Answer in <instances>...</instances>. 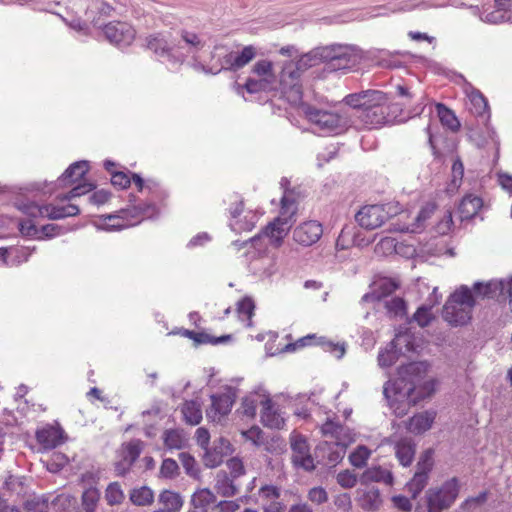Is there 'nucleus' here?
I'll use <instances>...</instances> for the list:
<instances>
[{
	"mask_svg": "<svg viewBox=\"0 0 512 512\" xmlns=\"http://www.w3.org/2000/svg\"><path fill=\"white\" fill-rule=\"evenodd\" d=\"M475 300L467 286H461L448 298L443 307V319L452 326L467 324L472 317Z\"/></svg>",
	"mask_w": 512,
	"mask_h": 512,
	"instance_id": "obj_1",
	"label": "nucleus"
},
{
	"mask_svg": "<svg viewBox=\"0 0 512 512\" xmlns=\"http://www.w3.org/2000/svg\"><path fill=\"white\" fill-rule=\"evenodd\" d=\"M89 171L88 161H77L71 164L59 178L63 187L75 185L68 193L57 196L60 202L70 201L92 191L95 185L88 182H81Z\"/></svg>",
	"mask_w": 512,
	"mask_h": 512,
	"instance_id": "obj_2",
	"label": "nucleus"
},
{
	"mask_svg": "<svg viewBox=\"0 0 512 512\" xmlns=\"http://www.w3.org/2000/svg\"><path fill=\"white\" fill-rule=\"evenodd\" d=\"M460 491L457 477H452L440 486L431 487L425 493L427 512H442L456 501Z\"/></svg>",
	"mask_w": 512,
	"mask_h": 512,
	"instance_id": "obj_3",
	"label": "nucleus"
},
{
	"mask_svg": "<svg viewBox=\"0 0 512 512\" xmlns=\"http://www.w3.org/2000/svg\"><path fill=\"white\" fill-rule=\"evenodd\" d=\"M399 103L382 104L366 112H360L358 118L368 129L379 128L393 121H404L411 117V112L399 108Z\"/></svg>",
	"mask_w": 512,
	"mask_h": 512,
	"instance_id": "obj_4",
	"label": "nucleus"
},
{
	"mask_svg": "<svg viewBox=\"0 0 512 512\" xmlns=\"http://www.w3.org/2000/svg\"><path fill=\"white\" fill-rule=\"evenodd\" d=\"M251 72L257 78H247L243 88L250 94L269 92L275 89L277 76L274 70V64L267 59H261L254 63Z\"/></svg>",
	"mask_w": 512,
	"mask_h": 512,
	"instance_id": "obj_5",
	"label": "nucleus"
},
{
	"mask_svg": "<svg viewBox=\"0 0 512 512\" xmlns=\"http://www.w3.org/2000/svg\"><path fill=\"white\" fill-rule=\"evenodd\" d=\"M301 76L302 74L295 69L293 61L284 62L279 73V87L282 96L294 106L302 104Z\"/></svg>",
	"mask_w": 512,
	"mask_h": 512,
	"instance_id": "obj_6",
	"label": "nucleus"
},
{
	"mask_svg": "<svg viewBox=\"0 0 512 512\" xmlns=\"http://www.w3.org/2000/svg\"><path fill=\"white\" fill-rule=\"evenodd\" d=\"M301 109L306 119L323 133L340 134L346 128V121L337 113L320 110L302 103Z\"/></svg>",
	"mask_w": 512,
	"mask_h": 512,
	"instance_id": "obj_7",
	"label": "nucleus"
},
{
	"mask_svg": "<svg viewBox=\"0 0 512 512\" xmlns=\"http://www.w3.org/2000/svg\"><path fill=\"white\" fill-rule=\"evenodd\" d=\"M398 213L397 205H365L355 215L357 223L365 229L374 230L382 226L390 217Z\"/></svg>",
	"mask_w": 512,
	"mask_h": 512,
	"instance_id": "obj_8",
	"label": "nucleus"
},
{
	"mask_svg": "<svg viewBox=\"0 0 512 512\" xmlns=\"http://www.w3.org/2000/svg\"><path fill=\"white\" fill-rule=\"evenodd\" d=\"M19 209L30 218H48L52 220L73 217L77 216L80 213L79 207L74 204L38 205L35 202H29L20 206Z\"/></svg>",
	"mask_w": 512,
	"mask_h": 512,
	"instance_id": "obj_9",
	"label": "nucleus"
},
{
	"mask_svg": "<svg viewBox=\"0 0 512 512\" xmlns=\"http://www.w3.org/2000/svg\"><path fill=\"white\" fill-rule=\"evenodd\" d=\"M321 62H325L331 70L349 69L355 65L356 59L347 46L333 45L321 47Z\"/></svg>",
	"mask_w": 512,
	"mask_h": 512,
	"instance_id": "obj_10",
	"label": "nucleus"
},
{
	"mask_svg": "<svg viewBox=\"0 0 512 512\" xmlns=\"http://www.w3.org/2000/svg\"><path fill=\"white\" fill-rule=\"evenodd\" d=\"M321 433L329 443L340 448L341 455H338L340 458L344 456L346 448L355 440L354 434L348 427L332 419H327L322 424Z\"/></svg>",
	"mask_w": 512,
	"mask_h": 512,
	"instance_id": "obj_11",
	"label": "nucleus"
},
{
	"mask_svg": "<svg viewBox=\"0 0 512 512\" xmlns=\"http://www.w3.org/2000/svg\"><path fill=\"white\" fill-rule=\"evenodd\" d=\"M433 467V451H424L417 464V471L413 478L407 483V490L411 493L412 499H416L429 481V473Z\"/></svg>",
	"mask_w": 512,
	"mask_h": 512,
	"instance_id": "obj_12",
	"label": "nucleus"
},
{
	"mask_svg": "<svg viewBox=\"0 0 512 512\" xmlns=\"http://www.w3.org/2000/svg\"><path fill=\"white\" fill-rule=\"evenodd\" d=\"M344 102L360 112H366L382 104H387L388 97L379 90H366L358 93H352L344 98Z\"/></svg>",
	"mask_w": 512,
	"mask_h": 512,
	"instance_id": "obj_13",
	"label": "nucleus"
},
{
	"mask_svg": "<svg viewBox=\"0 0 512 512\" xmlns=\"http://www.w3.org/2000/svg\"><path fill=\"white\" fill-rule=\"evenodd\" d=\"M106 39L118 46H129L136 37L134 27L123 21H113L103 28Z\"/></svg>",
	"mask_w": 512,
	"mask_h": 512,
	"instance_id": "obj_14",
	"label": "nucleus"
},
{
	"mask_svg": "<svg viewBox=\"0 0 512 512\" xmlns=\"http://www.w3.org/2000/svg\"><path fill=\"white\" fill-rule=\"evenodd\" d=\"M290 444L293 463L307 471L313 470L315 467L314 460L310 454V448L306 438L294 431L290 435Z\"/></svg>",
	"mask_w": 512,
	"mask_h": 512,
	"instance_id": "obj_15",
	"label": "nucleus"
},
{
	"mask_svg": "<svg viewBox=\"0 0 512 512\" xmlns=\"http://www.w3.org/2000/svg\"><path fill=\"white\" fill-rule=\"evenodd\" d=\"M235 402L232 392L214 394L211 396V405L206 410V417L210 422L220 423L231 412Z\"/></svg>",
	"mask_w": 512,
	"mask_h": 512,
	"instance_id": "obj_16",
	"label": "nucleus"
},
{
	"mask_svg": "<svg viewBox=\"0 0 512 512\" xmlns=\"http://www.w3.org/2000/svg\"><path fill=\"white\" fill-rule=\"evenodd\" d=\"M322 234V224L316 220H309L301 223L293 230V239L299 245L309 247L317 243Z\"/></svg>",
	"mask_w": 512,
	"mask_h": 512,
	"instance_id": "obj_17",
	"label": "nucleus"
},
{
	"mask_svg": "<svg viewBox=\"0 0 512 512\" xmlns=\"http://www.w3.org/2000/svg\"><path fill=\"white\" fill-rule=\"evenodd\" d=\"M260 418L262 424L270 429H282L285 426L279 405L268 395L262 397Z\"/></svg>",
	"mask_w": 512,
	"mask_h": 512,
	"instance_id": "obj_18",
	"label": "nucleus"
},
{
	"mask_svg": "<svg viewBox=\"0 0 512 512\" xmlns=\"http://www.w3.org/2000/svg\"><path fill=\"white\" fill-rule=\"evenodd\" d=\"M37 443L45 450H51L63 444L65 431L58 424H46L35 433Z\"/></svg>",
	"mask_w": 512,
	"mask_h": 512,
	"instance_id": "obj_19",
	"label": "nucleus"
},
{
	"mask_svg": "<svg viewBox=\"0 0 512 512\" xmlns=\"http://www.w3.org/2000/svg\"><path fill=\"white\" fill-rule=\"evenodd\" d=\"M142 449L143 442L139 439L131 440L130 442L122 445V459L115 464V471L117 475H124L130 470V468L139 458Z\"/></svg>",
	"mask_w": 512,
	"mask_h": 512,
	"instance_id": "obj_20",
	"label": "nucleus"
},
{
	"mask_svg": "<svg viewBox=\"0 0 512 512\" xmlns=\"http://www.w3.org/2000/svg\"><path fill=\"white\" fill-rule=\"evenodd\" d=\"M105 224L113 230H121L138 224L141 215L135 207L122 209L116 214H109L104 217Z\"/></svg>",
	"mask_w": 512,
	"mask_h": 512,
	"instance_id": "obj_21",
	"label": "nucleus"
},
{
	"mask_svg": "<svg viewBox=\"0 0 512 512\" xmlns=\"http://www.w3.org/2000/svg\"><path fill=\"white\" fill-rule=\"evenodd\" d=\"M311 345H320L324 351L329 352L337 359L342 358L346 352V348L343 343H334L332 341L326 340L323 337H316V335L304 336L294 344L296 347H305Z\"/></svg>",
	"mask_w": 512,
	"mask_h": 512,
	"instance_id": "obj_22",
	"label": "nucleus"
},
{
	"mask_svg": "<svg viewBox=\"0 0 512 512\" xmlns=\"http://www.w3.org/2000/svg\"><path fill=\"white\" fill-rule=\"evenodd\" d=\"M466 106L473 116L480 119L482 124H486L490 119L488 101L479 90H473L468 94Z\"/></svg>",
	"mask_w": 512,
	"mask_h": 512,
	"instance_id": "obj_23",
	"label": "nucleus"
},
{
	"mask_svg": "<svg viewBox=\"0 0 512 512\" xmlns=\"http://www.w3.org/2000/svg\"><path fill=\"white\" fill-rule=\"evenodd\" d=\"M231 444L229 440L220 437L214 442L213 448L205 450L203 461L207 467L214 468L219 466L225 456L231 453Z\"/></svg>",
	"mask_w": 512,
	"mask_h": 512,
	"instance_id": "obj_24",
	"label": "nucleus"
},
{
	"mask_svg": "<svg viewBox=\"0 0 512 512\" xmlns=\"http://www.w3.org/2000/svg\"><path fill=\"white\" fill-rule=\"evenodd\" d=\"M256 56V48L252 45L245 46L241 52H231L224 56V63L227 68L232 71H237L249 62H251Z\"/></svg>",
	"mask_w": 512,
	"mask_h": 512,
	"instance_id": "obj_25",
	"label": "nucleus"
},
{
	"mask_svg": "<svg viewBox=\"0 0 512 512\" xmlns=\"http://www.w3.org/2000/svg\"><path fill=\"white\" fill-rule=\"evenodd\" d=\"M145 46L159 57L172 56L173 48L163 33H153L145 38Z\"/></svg>",
	"mask_w": 512,
	"mask_h": 512,
	"instance_id": "obj_26",
	"label": "nucleus"
},
{
	"mask_svg": "<svg viewBox=\"0 0 512 512\" xmlns=\"http://www.w3.org/2000/svg\"><path fill=\"white\" fill-rule=\"evenodd\" d=\"M436 418L435 411H424L411 417L407 423V430L413 434L419 435L432 427Z\"/></svg>",
	"mask_w": 512,
	"mask_h": 512,
	"instance_id": "obj_27",
	"label": "nucleus"
},
{
	"mask_svg": "<svg viewBox=\"0 0 512 512\" xmlns=\"http://www.w3.org/2000/svg\"><path fill=\"white\" fill-rule=\"evenodd\" d=\"M394 450L395 456L402 466L408 467L412 464L416 452V445L412 439L401 438L395 443Z\"/></svg>",
	"mask_w": 512,
	"mask_h": 512,
	"instance_id": "obj_28",
	"label": "nucleus"
},
{
	"mask_svg": "<svg viewBox=\"0 0 512 512\" xmlns=\"http://www.w3.org/2000/svg\"><path fill=\"white\" fill-rule=\"evenodd\" d=\"M437 381L434 379L427 380L421 384H416L413 381V385L408 389V398L413 404L430 398L436 391Z\"/></svg>",
	"mask_w": 512,
	"mask_h": 512,
	"instance_id": "obj_29",
	"label": "nucleus"
},
{
	"mask_svg": "<svg viewBox=\"0 0 512 512\" xmlns=\"http://www.w3.org/2000/svg\"><path fill=\"white\" fill-rule=\"evenodd\" d=\"M183 336L193 340L195 345H203V344H210V345H218L223 344L231 341L232 335L231 334H225L221 336H212L207 332H196L193 330H184L182 333Z\"/></svg>",
	"mask_w": 512,
	"mask_h": 512,
	"instance_id": "obj_30",
	"label": "nucleus"
},
{
	"mask_svg": "<svg viewBox=\"0 0 512 512\" xmlns=\"http://www.w3.org/2000/svg\"><path fill=\"white\" fill-rule=\"evenodd\" d=\"M483 200L481 197L474 194L465 195L459 206L458 212L462 220L473 218L482 208Z\"/></svg>",
	"mask_w": 512,
	"mask_h": 512,
	"instance_id": "obj_31",
	"label": "nucleus"
},
{
	"mask_svg": "<svg viewBox=\"0 0 512 512\" xmlns=\"http://www.w3.org/2000/svg\"><path fill=\"white\" fill-rule=\"evenodd\" d=\"M254 311L255 303L250 297H243L236 303V314L241 327L249 328L252 326Z\"/></svg>",
	"mask_w": 512,
	"mask_h": 512,
	"instance_id": "obj_32",
	"label": "nucleus"
},
{
	"mask_svg": "<svg viewBox=\"0 0 512 512\" xmlns=\"http://www.w3.org/2000/svg\"><path fill=\"white\" fill-rule=\"evenodd\" d=\"M291 227L286 222L274 219L263 230V235L269 238L271 244L280 246Z\"/></svg>",
	"mask_w": 512,
	"mask_h": 512,
	"instance_id": "obj_33",
	"label": "nucleus"
},
{
	"mask_svg": "<svg viewBox=\"0 0 512 512\" xmlns=\"http://www.w3.org/2000/svg\"><path fill=\"white\" fill-rule=\"evenodd\" d=\"M158 502L168 512H180L184 501L181 495L171 490H163L158 496Z\"/></svg>",
	"mask_w": 512,
	"mask_h": 512,
	"instance_id": "obj_34",
	"label": "nucleus"
},
{
	"mask_svg": "<svg viewBox=\"0 0 512 512\" xmlns=\"http://www.w3.org/2000/svg\"><path fill=\"white\" fill-rule=\"evenodd\" d=\"M435 108L437 116L444 127L451 130L452 132H457L460 130L461 124L454 111H452L443 103H436Z\"/></svg>",
	"mask_w": 512,
	"mask_h": 512,
	"instance_id": "obj_35",
	"label": "nucleus"
},
{
	"mask_svg": "<svg viewBox=\"0 0 512 512\" xmlns=\"http://www.w3.org/2000/svg\"><path fill=\"white\" fill-rule=\"evenodd\" d=\"M297 210L298 206L296 200L292 196L284 195L281 198L279 216L275 219L279 220L280 222H286L287 225L291 227L295 221L294 217L297 213Z\"/></svg>",
	"mask_w": 512,
	"mask_h": 512,
	"instance_id": "obj_36",
	"label": "nucleus"
},
{
	"mask_svg": "<svg viewBox=\"0 0 512 512\" xmlns=\"http://www.w3.org/2000/svg\"><path fill=\"white\" fill-rule=\"evenodd\" d=\"M259 220V214L256 211H246L243 217L231 220L230 226L236 232H248L251 231Z\"/></svg>",
	"mask_w": 512,
	"mask_h": 512,
	"instance_id": "obj_37",
	"label": "nucleus"
},
{
	"mask_svg": "<svg viewBox=\"0 0 512 512\" xmlns=\"http://www.w3.org/2000/svg\"><path fill=\"white\" fill-rule=\"evenodd\" d=\"M184 420L190 425H197L202 420V409L196 401H185L181 407Z\"/></svg>",
	"mask_w": 512,
	"mask_h": 512,
	"instance_id": "obj_38",
	"label": "nucleus"
},
{
	"mask_svg": "<svg viewBox=\"0 0 512 512\" xmlns=\"http://www.w3.org/2000/svg\"><path fill=\"white\" fill-rule=\"evenodd\" d=\"M321 47L316 48L302 56H300L296 61H293L295 65V69L303 74L307 69L319 64L321 62L320 58Z\"/></svg>",
	"mask_w": 512,
	"mask_h": 512,
	"instance_id": "obj_39",
	"label": "nucleus"
},
{
	"mask_svg": "<svg viewBox=\"0 0 512 512\" xmlns=\"http://www.w3.org/2000/svg\"><path fill=\"white\" fill-rule=\"evenodd\" d=\"M215 489L223 497H231L238 493V488L225 472L218 473Z\"/></svg>",
	"mask_w": 512,
	"mask_h": 512,
	"instance_id": "obj_40",
	"label": "nucleus"
},
{
	"mask_svg": "<svg viewBox=\"0 0 512 512\" xmlns=\"http://www.w3.org/2000/svg\"><path fill=\"white\" fill-rule=\"evenodd\" d=\"M130 500L137 506H149L154 502V492L147 486L135 488L130 493Z\"/></svg>",
	"mask_w": 512,
	"mask_h": 512,
	"instance_id": "obj_41",
	"label": "nucleus"
},
{
	"mask_svg": "<svg viewBox=\"0 0 512 512\" xmlns=\"http://www.w3.org/2000/svg\"><path fill=\"white\" fill-rule=\"evenodd\" d=\"M164 446L169 450L182 449L185 445V437L178 429H167L163 433Z\"/></svg>",
	"mask_w": 512,
	"mask_h": 512,
	"instance_id": "obj_42",
	"label": "nucleus"
},
{
	"mask_svg": "<svg viewBox=\"0 0 512 512\" xmlns=\"http://www.w3.org/2000/svg\"><path fill=\"white\" fill-rule=\"evenodd\" d=\"M266 396L265 394H251L245 397L241 403L242 413L250 418L255 417L258 406L261 407L262 397Z\"/></svg>",
	"mask_w": 512,
	"mask_h": 512,
	"instance_id": "obj_43",
	"label": "nucleus"
},
{
	"mask_svg": "<svg viewBox=\"0 0 512 512\" xmlns=\"http://www.w3.org/2000/svg\"><path fill=\"white\" fill-rule=\"evenodd\" d=\"M99 499L100 492L97 488L86 489L82 494V507L85 512H95Z\"/></svg>",
	"mask_w": 512,
	"mask_h": 512,
	"instance_id": "obj_44",
	"label": "nucleus"
},
{
	"mask_svg": "<svg viewBox=\"0 0 512 512\" xmlns=\"http://www.w3.org/2000/svg\"><path fill=\"white\" fill-rule=\"evenodd\" d=\"M381 504L379 491L371 489L366 491L360 498V505L363 509L368 511L377 510Z\"/></svg>",
	"mask_w": 512,
	"mask_h": 512,
	"instance_id": "obj_45",
	"label": "nucleus"
},
{
	"mask_svg": "<svg viewBox=\"0 0 512 512\" xmlns=\"http://www.w3.org/2000/svg\"><path fill=\"white\" fill-rule=\"evenodd\" d=\"M124 493L118 482L110 483L105 490V500L110 506L121 504L124 500Z\"/></svg>",
	"mask_w": 512,
	"mask_h": 512,
	"instance_id": "obj_46",
	"label": "nucleus"
},
{
	"mask_svg": "<svg viewBox=\"0 0 512 512\" xmlns=\"http://www.w3.org/2000/svg\"><path fill=\"white\" fill-rule=\"evenodd\" d=\"M473 291L477 296L482 298H493L498 290V282L480 283L477 282L473 285Z\"/></svg>",
	"mask_w": 512,
	"mask_h": 512,
	"instance_id": "obj_47",
	"label": "nucleus"
},
{
	"mask_svg": "<svg viewBox=\"0 0 512 512\" xmlns=\"http://www.w3.org/2000/svg\"><path fill=\"white\" fill-rule=\"evenodd\" d=\"M433 211L434 207L432 206L423 207L415 217V222L410 225H407L405 228L402 229V231L416 232L418 229L421 228L423 222L431 217Z\"/></svg>",
	"mask_w": 512,
	"mask_h": 512,
	"instance_id": "obj_48",
	"label": "nucleus"
},
{
	"mask_svg": "<svg viewBox=\"0 0 512 512\" xmlns=\"http://www.w3.org/2000/svg\"><path fill=\"white\" fill-rule=\"evenodd\" d=\"M370 454L371 452L367 447L359 446L353 453H351L349 459L354 467L362 468L366 465Z\"/></svg>",
	"mask_w": 512,
	"mask_h": 512,
	"instance_id": "obj_49",
	"label": "nucleus"
},
{
	"mask_svg": "<svg viewBox=\"0 0 512 512\" xmlns=\"http://www.w3.org/2000/svg\"><path fill=\"white\" fill-rule=\"evenodd\" d=\"M380 297H386L399 288V282L393 278H383L376 283Z\"/></svg>",
	"mask_w": 512,
	"mask_h": 512,
	"instance_id": "obj_50",
	"label": "nucleus"
},
{
	"mask_svg": "<svg viewBox=\"0 0 512 512\" xmlns=\"http://www.w3.org/2000/svg\"><path fill=\"white\" fill-rule=\"evenodd\" d=\"M179 466L174 459H164L160 467V475L164 478L172 479L178 475Z\"/></svg>",
	"mask_w": 512,
	"mask_h": 512,
	"instance_id": "obj_51",
	"label": "nucleus"
},
{
	"mask_svg": "<svg viewBox=\"0 0 512 512\" xmlns=\"http://www.w3.org/2000/svg\"><path fill=\"white\" fill-rule=\"evenodd\" d=\"M413 318L420 327H426L434 319V315L431 312V308L422 306L417 309Z\"/></svg>",
	"mask_w": 512,
	"mask_h": 512,
	"instance_id": "obj_52",
	"label": "nucleus"
},
{
	"mask_svg": "<svg viewBox=\"0 0 512 512\" xmlns=\"http://www.w3.org/2000/svg\"><path fill=\"white\" fill-rule=\"evenodd\" d=\"M19 231L23 236L40 239V231L31 219L19 222Z\"/></svg>",
	"mask_w": 512,
	"mask_h": 512,
	"instance_id": "obj_53",
	"label": "nucleus"
},
{
	"mask_svg": "<svg viewBox=\"0 0 512 512\" xmlns=\"http://www.w3.org/2000/svg\"><path fill=\"white\" fill-rule=\"evenodd\" d=\"M259 497L267 503L278 500L280 489L275 485H264L259 489Z\"/></svg>",
	"mask_w": 512,
	"mask_h": 512,
	"instance_id": "obj_54",
	"label": "nucleus"
},
{
	"mask_svg": "<svg viewBox=\"0 0 512 512\" xmlns=\"http://www.w3.org/2000/svg\"><path fill=\"white\" fill-rule=\"evenodd\" d=\"M111 183L119 189H127L131 185L129 173L123 171L112 172Z\"/></svg>",
	"mask_w": 512,
	"mask_h": 512,
	"instance_id": "obj_55",
	"label": "nucleus"
},
{
	"mask_svg": "<svg viewBox=\"0 0 512 512\" xmlns=\"http://www.w3.org/2000/svg\"><path fill=\"white\" fill-rule=\"evenodd\" d=\"M337 483L343 488H352L357 483V477L352 472L345 470L338 473Z\"/></svg>",
	"mask_w": 512,
	"mask_h": 512,
	"instance_id": "obj_56",
	"label": "nucleus"
},
{
	"mask_svg": "<svg viewBox=\"0 0 512 512\" xmlns=\"http://www.w3.org/2000/svg\"><path fill=\"white\" fill-rule=\"evenodd\" d=\"M242 435L246 440L251 441L255 445H260L264 442L263 431L258 426H253L250 429L243 431Z\"/></svg>",
	"mask_w": 512,
	"mask_h": 512,
	"instance_id": "obj_57",
	"label": "nucleus"
},
{
	"mask_svg": "<svg viewBox=\"0 0 512 512\" xmlns=\"http://www.w3.org/2000/svg\"><path fill=\"white\" fill-rule=\"evenodd\" d=\"M180 35L182 40L191 47H194L196 49H200L203 47V42L196 33L187 30H182Z\"/></svg>",
	"mask_w": 512,
	"mask_h": 512,
	"instance_id": "obj_58",
	"label": "nucleus"
},
{
	"mask_svg": "<svg viewBox=\"0 0 512 512\" xmlns=\"http://www.w3.org/2000/svg\"><path fill=\"white\" fill-rule=\"evenodd\" d=\"M227 467L233 478L239 477L245 473L243 462L239 458H231L227 461Z\"/></svg>",
	"mask_w": 512,
	"mask_h": 512,
	"instance_id": "obj_59",
	"label": "nucleus"
},
{
	"mask_svg": "<svg viewBox=\"0 0 512 512\" xmlns=\"http://www.w3.org/2000/svg\"><path fill=\"white\" fill-rule=\"evenodd\" d=\"M26 512H48V502L45 500L33 499L25 504Z\"/></svg>",
	"mask_w": 512,
	"mask_h": 512,
	"instance_id": "obj_60",
	"label": "nucleus"
},
{
	"mask_svg": "<svg viewBox=\"0 0 512 512\" xmlns=\"http://www.w3.org/2000/svg\"><path fill=\"white\" fill-rule=\"evenodd\" d=\"M308 498L311 502L322 504L327 501V493L321 487H314L308 493Z\"/></svg>",
	"mask_w": 512,
	"mask_h": 512,
	"instance_id": "obj_61",
	"label": "nucleus"
},
{
	"mask_svg": "<svg viewBox=\"0 0 512 512\" xmlns=\"http://www.w3.org/2000/svg\"><path fill=\"white\" fill-rule=\"evenodd\" d=\"M40 239L43 238H52L58 236L62 233V228L56 224H47L42 226L40 229Z\"/></svg>",
	"mask_w": 512,
	"mask_h": 512,
	"instance_id": "obj_62",
	"label": "nucleus"
},
{
	"mask_svg": "<svg viewBox=\"0 0 512 512\" xmlns=\"http://www.w3.org/2000/svg\"><path fill=\"white\" fill-rule=\"evenodd\" d=\"M195 438L197 444L204 450H207V447L209 446L210 442V433L209 431L204 427H199L196 430Z\"/></svg>",
	"mask_w": 512,
	"mask_h": 512,
	"instance_id": "obj_63",
	"label": "nucleus"
},
{
	"mask_svg": "<svg viewBox=\"0 0 512 512\" xmlns=\"http://www.w3.org/2000/svg\"><path fill=\"white\" fill-rule=\"evenodd\" d=\"M498 290L500 296L509 299V303L512 306V278L508 281L498 282Z\"/></svg>",
	"mask_w": 512,
	"mask_h": 512,
	"instance_id": "obj_64",
	"label": "nucleus"
}]
</instances>
